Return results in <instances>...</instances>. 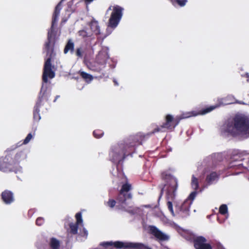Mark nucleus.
Masks as SVG:
<instances>
[{"label":"nucleus","instance_id":"obj_9","mask_svg":"<svg viewBox=\"0 0 249 249\" xmlns=\"http://www.w3.org/2000/svg\"><path fill=\"white\" fill-rule=\"evenodd\" d=\"M114 246L117 249H152L142 243L124 242L116 241Z\"/></svg>","mask_w":249,"mask_h":249},{"label":"nucleus","instance_id":"obj_21","mask_svg":"<svg viewBox=\"0 0 249 249\" xmlns=\"http://www.w3.org/2000/svg\"><path fill=\"white\" fill-rule=\"evenodd\" d=\"M50 246L52 249H59L60 247V242L56 238H52L50 239Z\"/></svg>","mask_w":249,"mask_h":249},{"label":"nucleus","instance_id":"obj_25","mask_svg":"<svg viewBox=\"0 0 249 249\" xmlns=\"http://www.w3.org/2000/svg\"><path fill=\"white\" fill-rule=\"evenodd\" d=\"M84 51L82 47H78L75 51V55L79 58H82L83 56Z\"/></svg>","mask_w":249,"mask_h":249},{"label":"nucleus","instance_id":"obj_34","mask_svg":"<svg viewBox=\"0 0 249 249\" xmlns=\"http://www.w3.org/2000/svg\"><path fill=\"white\" fill-rule=\"evenodd\" d=\"M79 35L80 36H81L83 38H85V37H86L88 36L87 32L86 31L84 30L79 31Z\"/></svg>","mask_w":249,"mask_h":249},{"label":"nucleus","instance_id":"obj_22","mask_svg":"<svg viewBox=\"0 0 249 249\" xmlns=\"http://www.w3.org/2000/svg\"><path fill=\"white\" fill-rule=\"evenodd\" d=\"M79 74L88 83L90 82L93 80V76L86 72L79 71Z\"/></svg>","mask_w":249,"mask_h":249},{"label":"nucleus","instance_id":"obj_1","mask_svg":"<svg viewBox=\"0 0 249 249\" xmlns=\"http://www.w3.org/2000/svg\"><path fill=\"white\" fill-rule=\"evenodd\" d=\"M215 108V107L214 106H210L199 111H192L185 112L175 118L170 114H167L165 117V122L161 125L157 126L152 131L146 134L139 132L135 135L130 136L127 140V146L128 148H133L135 146L141 145L143 142L147 140L150 136L155 133L164 132L167 130L173 131L182 119L198 115L205 114L211 112Z\"/></svg>","mask_w":249,"mask_h":249},{"label":"nucleus","instance_id":"obj_12","mask_svg":"<svg viewBox=\"0 0 249 249\" xmlns=\"http://www.w3.org/2000/svg\"><path fill=\"white\" fill-rule=\"evenodd\" d=\"M149 231L150 233L154 235L159 241H165L169 239L168 235L162 232L154 226H150L149 227Z\"/></svg>","mask_w":249,"mask_h":249},{"label":"nucleus","instance_id":"obj_42","mask_svg":"<svg viewBox=\"0 0 249 249\" xmlns=\"http://www.w3.org/2000/svg\"><path fill=\"white\" fill-rule=\"evenodd\" d=\"M59 97V96H56V97H55V99L54 100L53 102H55V101H56V100L57 98H58V97Z\"/></svg>","mask_w":249,"mask_h":249},{"label":"nucleus","instance_id":"obj_16","mask_svg":"<svg viewBox=\"0 0 249 249\" xmlns=\"http://www.w3.org/2000/svg\"><path fill=\"white\" fill-rule=\"evenodd\" d=\"M192 202L189 201L188 199H186L181 205L178 207V209L180 212L185 213L186 214H188L190 211V208Z\"/></svg>","mask_w":249,"mask_h":249},{"label":"nucleus","instance_id":"obj_38","mask_svg":"<svg viewBox=\"0 0 249 249\" xmlns=\"http://www.w3.org/2000/svg\"><path fill=\"white\" fill-rule=\"evenodd\" d=\"M113 82H114V85L115 86H118L119 85L118 82H117V81L115 79H113Z\"/></svg>","mask_w":249,"mask_h":249},{"label":"nucleus","instance_id":"obj_43","mask_svg":"<svg viewBox=\"0 0 249 249\" xmlns=\"http://www.w3.org/2000/svg\"><path fill=\"white\" fill-rule=\"evenodd\" d=\"M239 174V173H236L235 174H234V175H238Z\"/></svg>","mask_w":249,"mask_h":249},{"label":"nucleus","instance_id":"obj_10","mask_svg":"<svg viewBox=\"0 0 249 249\" xmlns=\"http://www.w3.org/2000/svg\"><path fill=\"white\" fill-rule=\"evenodd\" d=\"M95 60L98 64H100L106 67V64L108 61H112L110 59L108 49L107 48H103L96 55Z\"/></svg>","mask_w":249,"mask_h":249},{"label":"nucleus","instance_id":"obj_41","mask_svg":"<svg viewBox=\"0 0 249 249\" xmlns=\"http://www.w3.org/2000/svg\"><path fill=\"white\" fill-rule=\"evenodd\" d=\"M109 66L110 67V68H111V69H113V68H114L115 67V65H113V64H112V65H110V66Z\"/></svg>","mask_w":249,"mask_h":249},{"label":"nucleus","instance_id":"obj_31","mask_svg":"<svg viewBox=\"0 0 249 249\" xmlns=\"http://www.w3.org/2000/svg\"><path fill=\"white\" fill-rule=\"evenodd\" d=\"M44 223V219L41 217H38L36 221V224L39 226H42Z\"/></svg>","mask_w":249,"mask_h":249},{"label":"nucleus","instance_id":"obj_8","mask_svg":"<svg viewBox=\"0 0 249 249\" xmlns=\"http://www.w3.org/2000/svg\"><path fill=\"white\" fill-rule=\"evenodd\" d=\"M124 8L119 5L113 6L112 12L108 22V27L116 28L120 22L122 16Z\"/></svg>","mask_w":249,"mask_h":249},{"label":"nucleus","instance_id":"obj_28","mask_svg":"<svg viewBox=\"0 0 249 249\" xmlns=\"http://www.w3.org/2000/svg\"><path fill=\"white\" fill-rule=\"evenodd\" d=\"M219 212L222 215H225L228 213V207L226 204L221 205L219 209Z\"/></svg>","mask_w":249,"mask_h":249},{"label":"nucleus","instance_id":"obj_26","mask_svg":"<svg viewBox=\"0 0 249 249\" xmlns=\"http://www.w3.org/2000/svg\"><path fill=\"white\" fill-rule=\"evenodd\" d=\"M93 135L95 138L99 139L104 135V132L100 129H96L93 132Z\"/></svg>","mask_w":249,"mask_h":249},{"label":"nucleus","instance_id":"obj_33","mask_svg":"<svg viewBox=\"0 0 249 249\" xmlns=\"http://www.w3.org/2000/svg\"><path fill=\"white\" fill-rule=\"evenodd\" d=\"M196 195V191L193 192L190 194V195L189 196L187 199L192 202L193 200L195 198Z\"/></svg>","mask_w":249,"mask_h":249},{"label":"nucleus","instance_id":"obj_5","mask_svg":"<svg viewBox=\"0 0 249 249\" xmlns=\"http://www.w3.org/2000/svg\"><path fill=\"white\" fill-rule=\"evenodd\" d=\"M131 189L132 186L130 184L125 183L123 184L116 197V200L109 198L105 203L106 205L111 209L115 207L116 209L124 210V205L126 204V200L131 199L132 197L131 193L129 192Z\"/></svg>","mask_w":249,"mask_h":249},{"label":"nucleus","instance_id":"obj_3","mask_svg":"<svg viewBox=\"0 0 249 249\" xmlns=\"http://www.w3.org/2000/svg\"><path fill=\"white\" fill-rule=\"evenodd\" d=\"M226 131L233 137H249V117L244 114H236L229 122Z\"/></svg>","mask_w":249,"mask_h":249},{"label":"nucleus","instance_id":"obj_18","mask_svg":"<svg viewBox=\"0 0 249 249\" xmlns=\"http://www.w3.org/2000/svg\"><path fill=\"white\" fill-rule=\"evenodd\" d=\"M12 153L13 154V160L15 163V166L17 168V165L23 158L24 156V153L20 151L17 152L16 154H14L13 151H12Z\"/></svg>","mask_w":249,"mask_h":249},{"label":"nucleus","instance_id":"obj_4","mask_svg":"<svg viewBox=\"0 0 249 249\" xmlns=\"http://www.w3.org/2000/svg\"><path fill=\"white\" fill-rule=\"evenodd\" d=\"M161 178L162 180L166 182V184L162 187L159 198L162 196L164 188L167 185L166 192V198L168 200L167 205L169 211L173 215H174L172 201H173L176 197V192L178 187V180L171 174H167L165 172L162 173Z\"/></svg>","mask_w":249,"mask_h":249},{"label":"nucleus","instance_id":"obj_11","mask_svg":"<svg viewBox=\"0 0 249 249\" xmlns=\"http://www.w3.org/2000/svg\"><path fill=\"white\" fill-rule=\"evenodd\" d=\"M207 240L203 236H198L194 239V246L196 249H213L212 246L206 243Z\"/></svg>","mask_w":249,"mask_h":249},{"label":"nucleus","instance_id":"obj_27","mask_svg":"<svg viewBox=\"0 0 249 249\" xmlns=\"http://www.w3.org/2000/svg\"><path fill=\"white\" fill-rule=\"evenodd\" d=\"M173 4L177 3L180 7L185 6L187 2V0H170Z\"/></svg>","mask_w":249,"mask_h":249},{"label":"nucleus","instance_id":"obj_20","mask_svg":"<svg viewBox=\"0 0 249 249\" xmlns=\"http://www.w3.org/2000/svg\"><path fill=\"white\" fill-rule=\"evenodd\" d=\"M78 226L76 223H70L69 224L70 229L68 231L71 234H76L78 231Z\"/></svg>","mask_w":249,"mask_h":249},{"label":"nucleus","instance_id":"obj_6","mask_svg":"<svg viewBox=\"0 0 249 249\" xmlns=\"http://www.w3.org/2000/svg\"><path fill=\"white\" fill-rule=\"evenodd\" d=\"M20 145L17 144L14 145L6 150V155L4 157H0V171L5 173L16 172L17 168L13 160V154L12 151H14Z\"/></svg>","mask_w":249,"mask_h":249},{"label":"nucleus","instance_id":"obj_32","mask_svg":"<svg viewBox=\"0 0 249 249\" xmlns=\"http://www.w3.org/2000/svg\"><path fill=\"white\" fill-rule=\"evenodd\" d=\"M126 156H127V155H126V154H125V153H124V154H123V156L122 158H120V157H119V155H117V156H115V157L114 158H113V160L114 161H116V160H117V161H118L120 162V161H121L123 160L125 158V157H126Z\"/></svg>","mask_w":249,"mask_h":249},{"label":"nucleus","instance_id":"obj_29","mask_svg":"<svg viewBox=\"0 0 249 249\" xmlns=\"http://www.w3.org/2000/svg\"><path fill=\"white\" fill-rule=\"evenodd\" d=\"M75 218L76 219V222L75 223L78 225H81L83 223V219L82 218V213L80 212L77 213L75 215Z\"/></svg>","mask_w":249,"mask_h":249},{"label":"nucleus","instance_id":"obj_14","mask_svg":"<svg viewBox=\"0 0 249 249\" xmlns=\"http://www.w3.org/2000/svg\"><path fill=\"white\" fill-rule=\"evenodd\" d=\"M1 199L4 204L10 205L15 201L14 194L10 190H5L1 194Z\"/></svg>","mask_w":249,"mask_h":249},{"label":"nucleus","instance_id":"obj_13","mask_svg":"<svg viewBox=\"0 0 249 249\" xmlns=\"http://www.w3.org/2000/svg\"><path fill=\"white\" fill-rule=\"evenodd\" d=\"M244 156V154L240 153L232 155L231 158V161L230 163V167H237L239 169L243 167V163L239 162L245 159Z\"/></svg>","mask_w":249,"mask_h":249},{"label":"nucleus","instance_id":"obj_36","mask_svg":"<svg viewBox=\"0 0 249 249\" xmlns=\"http://www.w3.org/2000/svg\"><path fill=\"white\" fill-rule=\"evenodd\" d=\"M93 0H85V2L86 4H89Z\"/></svg>","mask_w":249,"mask_h":249},{"label":"nucleus","instance_id":"obj_30","mask_svg":"<svg viewBox=\"0 0 249 249\" xmlns=\"http://www.w3.org/2000/svg\"><path fill=\"white\" fill-rule=\"evenodd\" d=\"M33 138V135L31 133H29L27 136H26V137L25 138V139L23 141V142H22V143L21 144H26L27 143H28L30 141V140Z\"/></svg>","mask_w":249,"mask_h":249},{"label":"nucleus","instance_id":"obj_17","mask_svg":"<svg viewBox=\"0 0 249 249\" xmlns=\"http://www.w3.org/2000/svg\"><path fill=\"white\" fill-rule=\"evenodd\" d=\"M105 68L104 66L98 64L97 61L95 60V61L90 65L89 69L92 71L101 73L104 75L105 74L103 71Z\"/></svg>","mask_w":249,"mask_h":249},{"label":"nucleus","instance_id":"obj_39","mask_svg":"<svg viewBox=\"0 0 249 249\" xmlns=\"http://www.w3.org/2000/svg\"><path fill=\"white\" fill-rule=\"evenodd\" d=\"M246 77L247 78V81L249 82V75L248 73L246 74Z\"/></svg>","mask_w":249,"mask_h":249},{"label":"nucleus","instance_id":"obj_7","mask_svg":"<svg viewBox=\"0 0 249 249\" xmlns=\"http://www.w3.org/2000/svg\"><path fill=\"white\" fill-rule=\"evenodd\" d=\"M50 94L47 91V89H43V87H42L40 91L39 94L38 100L36 103L35 106L34 107L33 115L34 119L36 121H39L41 119V117L39 114L40 107L43 105V101L45 100L48 101L49 97Z\"/></svg>","mask_w":249,"mask_h":249},{"label":"nucleus","instance_id":"obj_40","mask_svg":"<svg viewBox=\"0 0 249 249\" xmlns=\"http://www.w3.org/2000/svg\"><path fill=\"white\" fill-rule=\"evenodd\" d=\"M111 8H112V6H110L109 7V8H108V9H107V12H108V11H110V10H112Z\"/></svg>","mask_w":249,"mask_h":249},{"label":"nucleus","instance_id":"obj_35","mask_svg":"<svg viewBox=\"0 0 249 249\" xmlns=\"http://www.w3.org/2000/svg\"><path fill=\"white\" fill-rule=\"evenodd\" d=\"M82 233H81V236H87L88 234V231L85 229V228H83V230H82Z\"/></svg>","mask_w":249,"mask_h":249},{"label":"nucleus","instance_id":"obj_2","mask_svg":"<svg viewBox=\"0 0 249 249\" xmlns=\"http://www.w3.org/2000/svg\"><path fill=\"white\" fill-rule=\"evenodd\" d=\"M64 0H61L55 7L53 15L51 27L48 31L47 40L44 45L46 55L48 56L44 63L42 74V81L45 83L48 82V78L53 79L55 75L54 71L53 70L54 69V66L52 65L51 63L52 59L55 55L54 48L55 43L56 32L54 31V26L58 20L60 12L62 9V3Z\"/></svg>","mask_w":249,"mask_h":249},{"label":"nucleus","instance_id":"obj_37","mask_svg":"<svg viewBox=\"0 0 249 249\" xmlns=\"http://www.w3.org/2000/svg\"><path fill=\"white\" fill-rule=\"evenodd\" d=\"M217 249H224L221 245H218L217 246Z\"/></svg>","mask_w":249,"mask_h":249},{"label":"nucleus","instance_id":"obj_23","mask_svg":"<svg viewBox=\"0 0 249 249\" xmlns=\"http://www.w3.org/2000/svg\"><path fill=\"white\" fill-rule=\"evenodd\" d=\"M217 178L218 176L217 173L215 172H213L207 175L206 178V181L208 184H211Z\"/></svg>","mask_w":249,"mask_h":249},{"label":"nucleus","instance_id":"obj_24","mask_svg":"<svg viewBox=\"0 0 249 249\" xmlns=\"http://www.w3.org/2000/svg\"><path fill=\"white\" fill-rule=\"evenodd\" d=\"M192 187L195 190H198L199 188V184L198 179L195 177L194 175L192 176V181H191Z\"/></svg>","mask_w":249,"mask_h":249},{"label":"nucleus","instance_id":"obj_15","mask_svg":"<svg viewBox=\"0 0 249 249\" xmlns=\"http://www.w3.org/2000/svg\"><path fill=\"white\" fill-rule=\"evenodd\" d=\"M63 52L64 54H67L69 52H70L71 54L74 53V43L72 39H68L65 45Z\"/></svg>","mask_w":249,"mask_h":249},{"label":"nucleus","instance_id":"obj_19","mask_svg":"<svg viewBox=\"0 0 249 249\" xmlns=\"http://www.w3.org/2000/svg\"><path fill=\"white\" fill-rule=\"evenodd\" d=\"M89 25L90 27L91 31L94 32L96 35L100 34V27L98 25V22L94 19L91 20L90 22Z\"/></svg>","mask_w":249,"mask_h":249}]
</instances>
